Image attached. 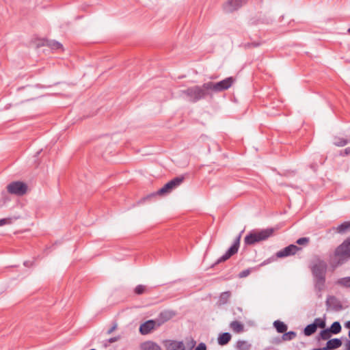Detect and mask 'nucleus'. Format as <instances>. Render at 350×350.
Wrapping results in <instances>:
<instances>
[{"instance_id":"nucleus-1","label":"nucleus","mask_w":350,"mask_h":350,"mask_svg":"<svg viewBox=\"0 0 350 350\" xmlns=\"http://www.w3.org/2000/svg\"><path fill=\"white\" fill-rule=\"evenodd\" d=\"M235 81L232 77H229L219 82L208 81L202 85H194L186 90H181L182 94L185 95L191 103H196L204 98L211 92H220L229 89Z\"/></svg>"},{"instance_id":"nucleus-2","label":"nucleus","mask_w":350,"mask_h":350,"mask_svg":"<svg viewBox=\"0 0 350 350\" xmlns=\"http://www.w3.org/2000/svg\"><path fill=\"white\" fill-rule=\"evenodd\" d=\"M310 269L313 278L314 288L319 297L325 288L326 273L327 270V263L319 258L313 260L310 265Z\"/></svg>"},{"instance_id":"nucleus-3","label":"nucleus","mask_w":350,"mask_h":350,"mask_svg":"<svg viewBox=\"0 0 350 350\" xmlns=\"http://www.w3.org/2000/svg\"><path fill=\"white\" fill-rule=\"evenodd\" d=\"M274 229L267 228L260 231H252L247 234L244 239V243L246 245H252L256 243L265 241L273 234Z\"/></svg>"},{"instance_id":"nucleus-4","label":"nucleus","mask_w":350,"mask_h":350,"mask_svg":"<svg viewBox=\"0 0 350 350\" xmlns=\"http://www.w3.org/2000/svg\"><path fill=\"white\" fill-rule=\"evenodd\" d=\"M185 180L184 176H177L167 183L164 186L159 189L156 193L150 194L148 197L157 195L163 196L170 193L174 188L179 186Z\"/></svg>"},{"instance_id":"nucleus-5","label":"nucleus","mask_w":350,"mask_h":350,"mask_svg":"<svg viewBox=\"0 0 350 350\" xmlns=\"http://www.w3.org/2000/svg\"><path fill=\"white\" fill-rule=\"evenodd\" d=\"M334 255L341 261L350 258V241L349 238L336 247Z\"/></svg>"},{"instance_id":"nucleus-6","label":"nucleus","mask_w":350,"mask_h":350,"mask_svg":"<svg viewBox=\"0 0 350 350\" xmlns=\"http://www.w3.org/2000/svg\"><path fill=\"white\" fill-rule=\"evenodd\" d=\"M8 193L18 196H22L27 191V185L21 181L12 182L7 186Z\"/></svg>"},{"instance_id":"nucleus-7","label":"nucleus","mask_w":350,"mask_h":350,"mask_svg":"<svg viewBox=\"0 0 350 350\" xmlns=\"http://www.w3.org/2000/svg\"><path fill=\"white\" fill-rule=\"evenodd\" d=\"M241 240V234L237 237L235 239L232 245L227 250V252L221 256L215 263V265H217L220 262H224L229 259L232 256L237 253Z\"/></svg>"},{"instance_id":"nucleus-8","label":"nucleus","mask_w":350,"mask_h":350,"mask_svg":"<svg viewBox=\"0 0 350 350\" xmlns=\"http://www.w3.org/2000/svg\"><path fill=\"white\" fill-rule=\"evenodd\" d=\"M247 0H228L223 5L224 11L226 13L233 12L247 3Z\"/></svg>"},{"instance_id":"nucleus-9","label":"nucleus","mask_w":350,"mask_h":350,"mask_svg":"<svg viewBox=\"0 0 350 350\" xmlns=\"http://www.w3.org/2000/svg\"><path fill=\"white\" fill-rule=\"evenodd\" d=\"M325 304L327 310L338 312L343 309L340 300L334 295L327 297Z\"/></svg>"},{"instance_id":"nucleus-10","label":"nucleus","mask_w":350,"mask_h":350,"mask_svg":"<svg viewBox=\"0 0 350 350\" xmlns=\"http://www.w3.org/2000/svg\"><path fill=\"white\" fill-rule=\"evenodd\" d=\"M301 247H299L294 244H291L288 246L283 248L276 253L278 258H282L289 256L295 255L298 251L301 250Z\"/></svg>"},{"instance_id":"nucleus-11","label":"nucleus","mask_w":350,"mask_h":350,"mask_svg":"<svg viewBox=\"0 0 350 350\" xmlns=\"http://www.w3.org/2000/svg\"><path fill=\"white\" fill-rule=\"evenodd\" d=\"M158 327H159V323H157V321L148 320L140 325L139 332L142 335H146Z\"/></svg>"},{"instance_id":"nucleus-12","label":"nucleus","mask_w":350,"mask_h":350,"mask_svg":"<svg viewBox=\"0 0 350 350\" xmlns=\"http://www.w3.org/2000/svg\"><path fill=\"white\" fill-rule=\"evenodd\" d=\"M174 315L175 313L172 311H163L159 314V317L155 319V321H157V323H159L160 327L162 324L171 319Z\"/></svg>"},{"instance_id":"nucleus-13","label":"nucleus","mask_w":350,"mask_h":350,"mask_svg":"<svg viewBox=\"0 0 350 350\" xmlns=\"http://www.w3.org/2000/svg\"><path fill=\"white\" fill-rule=\"evenodd\" d=\"M342 345V341L339 338H333L329 340L327 343L326 346L323 347V349L325 350H330V349H334L339 348Z\"/></svg>"},{"instance_id":"nucleus-14","label":"nucleus","mask_w":350,"mask_h":350,"mask_svg":"<svg viewBox=\"0 0 350 350\" xmlns=\"http://www.w3.org/2000/svg\"><path fill=\"white\" fill-rule=\"evenodd\" d=\"M334 230L336 232L341 234L350 232V220L344 221L338 226L336 228H334Z\"/></svg>"},{"instance_id":"nucleus-15","label":"nucleus","mask_w":350,"mask_h":350,"mask_svg":"<svg viewBox=\"0 0 350 350\" xmlns=\"http://www.w3.org/2000/svg\"><path fill=\"white\" fill-rule=\"evenodd\" d=\"M231 335L228 332H225L220 334L217 338L218 344L221 346L227 345L231 340Z\"/></svg>"},{"instance_id":"nucleus-16","label":"nucleus","mask_w":350,"mask_h":350,"mask_svg":"<svg viewBox=\"0 0 350 350\" xmlns=\"http://www.w3.org/2000/svg\"><path fill=\"white\" fill-rule=\"evenodd\" d=\"M142 350H162L161 347L158 345L157 343L152 342V341H148L146 342H144L142 345Z\"/></svg>"},{"instance_id":"nucleus-17","label":"nucleus","mask_w":350,"mask_h":350,"mask_svg":"<svg viewBox=\"0 0 350 350\" xmlns=\"http://www.w3.org/2000/svg\"><path fill=\"white\" fill-rule=\"evenodd\" d=\"M167 350H185V347L183 342L173 340L169 344Z\"/></svg>"},{"instance_id":"nucleus-18","label":"nucleus","mask_w":350,"mask_h":350,"mask_svg":"<svg viewBox=\"0 0 350 350\" xmlns=\"http://www.w3.org/2000/svg\"><path fill=\"white\" fill-rule=\"evenodd\" d=\"M230 327L235 333H241L244 330L243 325L238 321H232L230 324Z\"/></svg>"},{"instance_id":"nucleus-19","label":"nucleus","mask_w":350,"mask_h":350,"mask_svg":"<svg viewBox=\"0 0 350 350\" xmlns=\"http://www.w3.org/2000/svg\"><path fill=\"white\" fill-rule=\"evenodd\" d=\"M273 326L276 329L277 332L280 334L286 332L288 329L287 325L284 322L279 320L274 321Z\"/></svg>"},{"instance_id":"nucleus-20","label":"nucleus","mask_w":350,"mask_h":350,"mask_svg":"<svg viewBox=\"0 0 350 350\" xmlns=\"http://www.w3.org/2000/svg\"><path fill=\"white\" fill-rule=\"evenodd\" d=\"M230 297L231 293L230 291H225L221 293L218 299V304L220 306L226 304L228 302Z\"/></svg>"},{"instance_id":"nucleus-21","label":"nucleus","mask_w":350,"mask_h":350,"mask_svg":"<svg viewBox=\"0 0 350 350\" xmlns=\"http://www.w3.org/2000/svg\"><path fill=\"white\" fill-rule=\"evenodd\" d=\"M317 328L316 327V325H313L312 323L308 325L304 329V334L306 336H310L314 334L317 331Z\"/></svg>"},{"instance_id":"nucleus-22","label":"nucleus","mask_w":350,"mask_h":350,"mask_svg":"<svg viewBox=\"0 0 350 350\" xmlns=\"http://www.w3.org/2000/svg\"><path fill=\"white\" fill-rule=\"evenodd\" d=\"M250 347L251 345L245 340H238L236 345L237 350H249Z\"/></svg>"},{"instance_id":"nucleus-23","label":"nucleus","mask_w":350,"mask_h":350,"mask_svg":"<svg viewBox=\"0 0 350 350\" xmlns=\"http://www.w3.org/2000/svg\"><path fill=\"white\" fill-rule=\"evenodd\" d=\"M328 329L331 331L332 334H337L341 332L342 328L340 323L338 321H335Z\"/></svg>"},{"instance_id":"nucleus-24","label":"nucleus","mask_w":350,"mask_h":350,"mask_svg":"<svg viewBox=\"0 0 350 350\" xmlns=\"http://www.w3.org/2000/svg\"><path fill=\"white\" fill-rule=\"evenodd\" d=\"M336 284L345 288H350V277L340 278L337 280Z\"/></svg>"},{"instance_id":"nucleus-25","label":"nucleus","mask_w":350,"mask_h":350,"mask_svg":"<svg viewBox=\"0 0 350 350\" xmlns=\"http://www.w3.org/2000/svg\"><path fill=\"white\" fill-rule=\"evenodd\" d=\"M263 43L261 40L251 42H247L245 44H243V47L245 49H248L251 48H256L260 46Z\"/></svg>"},{"instance_id":"nucleus-26","label":"nucleus","mask_w":350,"mask_h":350,"mask_svg":"<svg viewBox=\"0 0 350 350\" xmlns=\"http://www.w3.org/2000/svg\"><path fill=\"white\" fill-rule=\"evenodd\" d=\"M297 336V333L294 331H290L288 332L283 333L282 338L284 341L291 340L294 339Z\"/></svg>"},{"instance_id":"nucleus-27","label":"nucleus","mask_w":350,"mask_h":350,"mask_svg":"<svg viewBox=\"0 0 350 350\" xmlns=\"http://www.w3.org/2000/svg\"><path fill=\"white\" fill-rule=\"evenodd\" d=\"M47 46H49L51 49L57 50L62 49V44L57 41L51 40L47 42Z\"/></svg>"},{"instance_id":"nucleus-28","label":"nucleus","mask_w":350,"mask_h":350,"mask_svg":"<svg viewBox=\"0 0 350 350\" xmlns=\"http://www.w3.org/2000/svg\"><path fill=\"white\" fill-rule=\"evenodd\" d=\"M312 324L316 325L317 328L319 327L322 329L325 328L326 325L325 319H323L321 318L315 319Z\"/></svg>"},{"instance_id":"nucleus-29","label":"nucleus","mask_w":350,"mask_h":350,"mask_svg":"<svg viewBox=\"0 0 350 350\" xmlns=\"http://www.w3.org/2000/svg\"><path fill=\"white\" fill-rule=\"evenodd\" d=\"M332 332L329 329H325L321 331L320 337L322 340H326L331 337Z\"/></svg>"},{"instance_id":"nucleus-30","label":"nucleus","mask_w":350,"mask_h":350,"mask_svg":"<svg viewBox=\"0 0 350 350\" xmlns=\"http://www.w3.org/2000/svg\"><path fill=\"white\" fill-rule=\"evenodd\" d=\"M347 143L348 141L347 139L340 137H335V141L334 142L335 146L340 147L345 146Z\"/></svg>"},{"instance_id":"nucleus-31","label":"nucleus","mask_w":350,"mask_h":350,"mask_svg":"<svg viewBox=\"0 0 350 350\" xmlns=\"http://www.w3.org/2000/svg\"><path fill=\"white\" fill-rule=\"evenodd\" d=\"M310 242L309 237H301L297 240L296 243L300 245H307Z\"/></svg>"},{"instance_id":"nucleus-32","label":"nucleus","mask_w":350,"mask_h":350,"mask_svg":"<svg viewBox=\"0 0 350 350\" xmlns=\"http://www.w3.org/2000/svg\"><path fill=\"white\" fill-rule=\"evenodd\" d=\"M145 290H146L145 286L139 284L135 287L134 291H135V293L137 295H142L145 292Z\"/></svg>"},{"instance_id":"nucleus-33","label":"nucleus","mask_w":350,"mask_h":350,"mask_svg":"<svg viewBox=\"0 0 350 350\" xmlns=\"http://www.w3.org/2000/svg\"><path fill=\"white\" fill-rule=\"evenodd\" d=\"M250 273V269H245V270H243L242 271H241L239 273V277L240 278H245L247 275H249Z\"/></svg>"},{"instance_id":"nucleus-34","label":"nucleus","mask_w":350,"mask_h":350,"mask_svg":"<svg viewBox=\"0 0 350 350\" xmlns=\"http://www.w3.org/2000/svg\"><path fill=\"white\" fill-rule=\"evenodd\" d=\"M118 324L116 322H113V325L110 329H108L107 332V334H111L113 331H115L117 329Z\"/></svg>"},{"instance_id":"nucleus-35","label":"nucleus","mask_w":350,"mask_h":350,"mask_svg":"<svg viewBox=\"0 0 350 350\" xmlns=\"http://www.w3.org/2000/svg\"><path fill=\"white\" fill-rule=\"evenodd\" d=\"M206 347L205 345V344L204 343H200L199 344V345L196 348L195 350H206Z\"/></svg>"},{"instance_id":"nucleus-36","label":"nucleus","mask_w":350,"mask_h":350,"mask_svg":"<svg viewBox=\"0 0 350 350\" xmlns=\"http://www.w3.org/2000/svg\"><path fill=\"white\" fill-rule=\"evenodd\" d=\"M119 339H120V336L110 338L108 340V342L113 343V342H115L118 341Z\"/></svg>"},{"instance_id":"nucleus-37","label":"nucleus","mask_w":350,"mask_h":350,"mask_svg":"<svg viewBox=\"0 0 350 350\" xmlns=\"http://www.w3.org/2000/svg\"><path fill=\"white\" fill-rule=\"evenodd\" d=\"M9 223L8 219H0V226L5 225Z\"/></svg>"},{"instance_id":"nucleus-38","label":"nucleus","mask_w":350,"mask_h":350,"mask_svg":"<svg viewBox=\"0 0 350 350\" xmlns=\"http://www.w3.org/2000/svg\"><path fill=\"white\" fill-rule=\"evenodd\" d=\"M342 155H349L350 154V147H347L344 150V153H341Z\"/></svg>"},{"instance_id":"nucleus-39","label":"nucleus","mask_w":350,"mask_h":350,"mask_svg":"<svg viewBox=\"0 0 350 350\" xmlns=\"http://www.w3.org/2000/svg\"><path fill=\"white\" fill-rule=\"evenodd\" d=\"M345 350H350V340H347L345 344Z\"/></svg>"},{"instance_id":"nucleus-40","label":"nucleus","mask_w":350,"mask_h":350,"mask_svg":"<svg viewBox=\"0 0 350 350\" xmlns=\"http://www.w3.org/2000/svg\"><path fill=\"white\" fill-rule=\"evenodd\" d=\"M345 327L350 329V321L345 323Z\"/></svg>"},{"instance_id":"nucleus-41","label":"nucleus","mask_w":350,"mask_h":350,"mask_svg":"<svg viewBox=\"0 0 350 350\" xmlns=\"http://www.w3.org/2000/svg\"><path fill=\"white\" fill-rule=\"evenodd\" d=\"M313 350H324V349H323V348H319V349H314Z\"/></svg>"},{"instance_id":"nucleus-42","label":"nucleus","mask_w":350,"mask_h":350,"mask_svg":"<svg viewBox=\"0 0 350 350\" xmlns=\"http://www.w3.org/2000/svg\"><path fill=\"white\" fill-rule=\"evenodd\" d=\"M347 31L350 33V28L348 29Z\"/></svg>"},{"instance_id":"nucleus-43","label":"nucleus","mask_w":350,"mask_h":350,"mask_svg":"<svg viewBox=\"0 0 350 350\" xmlns=\"http://www.w3.org/2000/svg\"><path fill=\"white\" fill-rule=\"evenodd\" d=\"M27 262H24V265H25V266H27Z\"/></svg>"},{"instance_id":"nucleus-44","label":"nucleus","mask_w":350,"mask_h":350,"mask_svg":"<svg viewBox=\"0 0 350 350\" xmlns=\"http://www.w3.org/2000/svg\"><path fill=\"white\" fill-rule=\"evenodd\" d=\"M349 338H350V331L349 332Z\"/></svg>"},{"instance_id":"nucleus-45","label":"nucleus","mask_w":350,"mask_h":350,"mask_svg":"<svg viewBox=\"0 0 350 350\" xmlns=\"http://www.w3.org/2000/svg\"><path fill=\"white\" fill-rule=\"evenodd\" d=\"M90 350H96V349H90Z\"/></svg>"}]
</instances>
